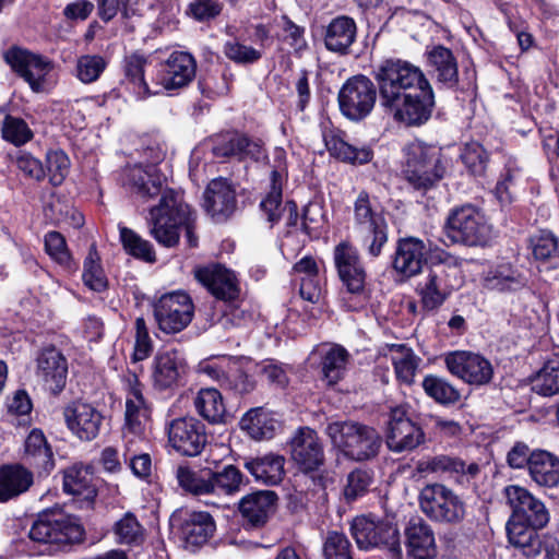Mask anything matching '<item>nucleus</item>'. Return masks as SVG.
Here are the masks:
<instances>
[{
  "label": "nucleus",
  "instance_id": "nucleus-1",
  "mask_svg": "<svg viewBox=\"0 0 559 559\" xmlns=\"http://www.w3.org/2000/svg\"><path fill=\"white\" fill-rule=\"evenodd\" d=\"M376 84L366 75L349 78L338 92L341 112L353 121L370 115L379 92L383 110L407 127L425 124L436 107L435 92L424 71L407 60L389 58L372 72Z\"/></svg>",
  "mask_w": 559,
  "mask_h": 559
},
{
  "label": "nucleus",
  "instance_id": "nucleus-2",
  "mask_svg": "<svg viewBox=\"0 0 559 559\" xmlns=\"http://www.w3.org/2000/svg\"><path fill=\"white\" fill-rule=\"evenodd\" d=\"M506 502L511 510L507 522L509 543L527 558L540 554V535L550 519L545 503L528 489L519 485H509L503 490Z\"/></svg>",
  "mask_w": 559,
  "mask_h": 559
},
{
  "label": "nucleus",
  "instance_id": "nucleus-3",
  "mask_svg": "<svg viewBox=\"0 0 559 559\" xmlns=\"http://www.w3.org/2000/svg\"><path fill=\"white\" fill-rule=\"evenodd\" d=\"M193 221L190 206L183 202L181 193L174 189L164 191L158 204L150 210L151 235L168 248L178 243L181 228L186 230L189 246L197 247Z\"/></svg>",
  "mask_w": 559,
  "mask_h": 559
},
{
  "label": "nucleus",
  "instance_id": "nucleus-4",
  "mask_svg": "<svg viewBox=\"0 0 559 559\" xmlns=\"http://www.w3.org/2000/svg\"><path fill=\"white\" fill-rule=\"evenodd\" d=\"M325 432L332 444L355 462L373 460L382 445V438L373 427L357 421L331 423Z\"/></svg>",
  "mask_w": 559,
  "mask_h": 559
},
{
  "label": "nucleus",
  "instance_id": "nucleus-5",
  "mask_svg": "<svg viewBox=\"0 0 559 559\" xmlns=\"http://www.w3.org/2000/svg\"><path fill=\"white\" fill-rule=\"evenodd\" d=\"M403 175L415 190L426 192L444 175L439 152L423 142L409 143L405 147Z\"/></svg>",
  "mask_w": 559,
  "mask_h": 559
},
{
  "label": "nucleus",
  "instance_id": "nucleus-6",
  "mask_svg": "<svg viewBox=\"0 0 559 559\" xmlns=\"http://www.w3.org/2000/svg\"><path fill=\"white\" fill-rule=\"evenodd\" d=\"M419 507L432 522L461 524L466 516V503L454 490L443 484L426 485L419 493Z\"/></svg>",
  "mask_w": 559,
  "mask_h": 559
},
{
  "label": "nucleus",
  "instance_id": "nucleus-7",
  "mask_svg": "<svg viewBox=\"0 0 559 559\" xmlns=\"http://www.w3.org/2000/svg\"><path fill=\"white\" fill-rule=\"evenodd\" d=\"M447 236L456 243L485 247L492 239V227L484 213L473 205L454 209L445 223Z\"/></svg>",
  "mask_w": 559,
  "mask_h": 559
},
{
  "label": "nucleus",
  "instance_id": "nucleus-8",
  "mask_svg": "<svg viewBox=\"0 0 559 559\" xmlns=\"http://www.w3.org/2000/svg\"><path fill=\"white\" fill-rule=\"evenodd\" d=\"M385 442L394 453L412 452L426 442L424 429L413 419L412 407L399 404L389 408Z\"/></svg>",
  "mask_w": 559,
  "mask_h": 559
},
{
  "label": "nucleus",
  "instance_id": "nucleus-9",
  "mask_svg": "<svg viewBox=\"0 0 559 559\" xmlns=\"http://www.w3.org/2000/svg\"><path fill=\"white\" fill-rule=\"evenodd\" d=\"M153 314L158 329L166 334L185 330L192 321L194 306L183 292L164 294L153 304Z\"/></svg>",
  "mask_w": 559,
  "mask_h": 559
},
{
  "label": "nucleus",
  "instance_id": "nucleus-10",
  "mask_svg": "<svg viewBox=\"0 0 559 559\" xmlns=\"http://www.w3.org/2000/svg\"><path fill=\"white\" fill-rule=\"evenodd\" d=\"M350 534L359 549L384 548L396 558L401 556L400 532L390 522L357 516L352 522Z\"/></svg>",
  "mask_w": 559,
  "mask_h": 559
},
{
  "label": "nucleus",
  "instance_id": "nucleus-11",
  "mask_svg": "<svg viewBox=\"0 0 559 559\" xmlns=\"http://www.w3.org/2000/svg\"><path fill=\"white\" fill-rule=\"evenodd\" d=\"M170 526L181 546L191 551L205 545L216 531L213 516L204 511L175 513L170 518Z\"/></svg>",
  "mask_w": 559,
  "mask_h": 559
},
{
  "label": "nucleus",
  "instance_id": "nucleus-12",
  "mask_svg": "<svg viewBox=\"0 0 559 559\" xmlns=\"http://www.w3.org/2000/svg\"><path fill=\"white\" fill-rule=\"evenodd\" d=\"M84 528L76 519L63 514H43L32 525L28 536L43 544L69 545L83 539Z\"/></svg>",
  "mask_w": 559,
  "mask_h": 559
},
{
  "label": "nucleus",
  "instance_id": "nucleus-13",
  "mask_svg": "<svg viewBox=\"0 0 559 559\" xmlns=\"http://www.w3.org/2000/svg\"><path fill=\"white\" fill-rule=\"evenodd\" d=\"M169 445L183 456L199 455L207 443L203 423L192 416L171 419L166 424Z\"/></svg>",
  "mask_w": 559,
  "mask_h": 559
},
{
  "label": "nucleus",
  "instance_id": "nucleus-14",
  "mask_svg": "<svg viewBox=\"0 0 559 559\" xmlns=\"http://www.w3.org/2000/svg\"><path fill=\"white\" fill-rule=\"evenodd\" d=\"M334 265L346 292L360 297L366 292L367 272L355 247L342 241L333 250Z\"/></svg>",
  "mask_w": 559,
  "mask_h": 559
},
{
  "label": "nucleus",
  "instance_id": "nucleus-15",
  "mask_svg": "<svg viewBox=\"0 0 559 559\" xmlns=\"http://www.w3.org/2000/svg\"><path fill=\"white\" fill-rule=\"evenodd\" d=\"M444 362L452 376L468 384L485 385L493 377L491 362L477 353L467 350L451 352L445 355Z\"/></svg>",
  "mask_w": 559,
  "mask_h": 559
},
{
  "label": "nucleus",
  "instance_id": "nucleus-16",
  "mask_svg": "<svg viewBox=\"0 0 559 559\" xmlns=\"http://www.w3.org/2000/svg\"><path fill=\"white\" fill-rule=\"evenodd\" d=\"M197 61L186 51H174L158 66L155 86L162 91H177L188 86L195 78Z\"/></svg>",
  "mask_w": 559,
  "mask_h": 559
},
{
  "label": "nucleus",
  "instance_id": "nucleus-17",
  "mask_svg": "<svg viewBox=\"0 0 559 559\" xmlns=\"http://www.w3.org/2000/svg\"><path fill=\"white\" fill-rule=\"evenodd\" d=\"M455 283L456 277L452 272H444L440 267H427L415 288L421 307L428 311L439 309L456 288Z\"/></svg>",
  "mask_w": 559,
  "mask_h": 559
},
{
  "label": "nucleus",
  "instance_id": "nucleus-18",
  "mask_svg": "<svg viewBox=\"0 0 559 559\" xmlns=\"http://www.w3.org/2000/svg\"><path fill=\"white\" fill-rule=\"evenodd\" d=\"M187 371V361L179 350H159L152 361V385L157 391L174 390L182 384Z\"/></svg>",
  "mask_w": 559,
  "mask_h": 559
},
{
  "label": "nucleus",
  "instance_id": "nucleus-19",
  "mask_svg": "<svg viewBox=\"0 0 559 559\" xmlns=\"http://www.w3.org/2000/svg\"><path fill=\"white\" fill-rule=\"evenodd\" d=\"M289 445L292 460L301 472L314 473L324 464L323 444L313 429L309 427L297 429Z\"/></svg>",
  "mask_w": 559,
  "mask_h": 559
},
{
  "label": "nucleus",
  "instance_id": "nucleus-20",
  "mask_svg": "<svg viewBox=\"0 0 559 559\" xmlns=\"http://www.w3.org/2000/svg\"><path fill=\"white\" fill-rule=\"evenodd\" d=\"M194 278L205 287L216 299L234 301L240 294L236 274L221 264L197 266Z\"/></svg>",
  "mask_w": 559,
  "mask_h": 559
},
{
  "label": "nucleus",
  "instance_id": "nucleus-21",
  "mask_svg": "<svg viewBox=\"0 0 559 559\" xmlns=\"http://www.w3.org/2000/svg\"><path fill=\"white\" fill-rule=\"evenodd\" d=\"M128 393L126 397L123 436L142 437L151 416V407L143 395V385L135 373L127 378Z\"/></svg>",
  "mask_w": 559,
  "mask_h": 559
},
{
  "label": "nucleus",
  "instance_id": "nucleus-22",
  "mask_svg": "<svg viewBox=\"0 0 559 559\" xmlns=\"http://www.w3.org/2000/svg\"><path fill=\"white\" fill-rule=\"evenodd\" d=\"M36 376L47 391L58 395L68 377V360L62 352L55 346L43 348L36 358Z\"/></svg>",
  "mask_w": 559,
  "mask_h": 559
},
{
  "label": "nucleus",
  "instance_id": "nucleus-23",
  "mask_svg": "<svg viewBox=\"0 0 559 559\" xmlns=\"http://www.w3.org/2000/svg\"><path fill=\"white\" fill-rule=\"evenodd\" d=\"M63 417L69 430L83 441H91L99 435L104 419L95 406L82 401L68 404L63 408Z\"/></svg>",
  "mask_w": 559,
  "mask_h": 559
},
{
  "label": "nucleus",
  "instance_id": "nucleus-24",
  "mask_svg": "<svg viewBox=\"0 0 559 559\" xmlns=\"http://www.w3.org/2000/svg\"><path fill=\"white\" fill-rule=\"evenodd\" d=\"M5 61L19 73L34 92H41L51 63L40 56L20 48H11L4 53Z\"/></svg>",
  "mask_w": 559,
  "mask_h": 559
},
{
  "label": "nucleus",
  "instance_id": "nucleus-25",
  "mask_svg": "<svg viewBox=\"0 0 559 559\" xmlns=\"http://www.w3.org/2000/svg\"><path fill=\"white\" fill-rule=\"evenodd\" d=\"M277 495L272 490H259L246 495L239 501L238 510L246 531L262 528L275 512Z\"/></svg>",
  "mask_w": 559,
  "mask_h": 559
},
{
  "label": "nucleus",
  "instance_id": "nucleus-26",
  "mask_svg": "<svg viewBox=\"0 0 559 559\" xmlns=\"http://www.w3.org/2000/svg\"><path fill=\"white\" fill-rule=\"evenodd\" d=\"M428 246L417 237L401 238L396 242L393 269L405 277L418 275L427 263Z\"/></svg>",
  "mask_w": 559,
  "mask_h": 559
},
{
  "label": "nucleus",
  "instance_id": "nucleus-27",
  "mask_svg": "<svg viewBox=\"0 0 559 559\" xmlns=\"http://www.w3.org/2000/svg\"><path fill=\"white\" fill-rule=\"evenodd\" d=\"M204 209L216 221L224 222L237 209L236 191L224 178L213 179L204 191Z\"/></svg>",
  "mask_w": 559,
  "mask_h": 559
},
{
  "label": "nucleus",
  "instance_id": "nucleus-28",
  "mask_svg": "<svg viewBox=\"0 0 559 559\" xmlns=\"http://www.w3.org/2000/svg\"><path fill=\"white\" fill-rule=\"evenodd\" d=\"M63 490L76 498L79 508L93 509L97 496L95 477L88 467L72 465L63 471Z\"/></svg>",
  "mask_w": 559,
  "mask_h": 559
},
{
  "label": "nucleus",
  "instance_id": "nucleus-29",
  "mask_svg": "<svg viewBox=\"0 0 559 559\" xmlns=\"http://www.w3.org/2000/svg\"><path fill=\"white\" fill-rule=\"evenodd\" d=\"M166 178L155 165H134L126 170L124 185L128 189L144 201L158 194L163 197V185ZM169 190V188H167Z\"/></svg>",
  "mask_w": 559,
  "mask_h": 559
},
{
  "label": "nucleus",
  "instance_id": "nucleus-30",
  "mask_svg": "<svg viewBox=\"0 0 559 559\" xmlns=\"http://www.w3.org/2000/svg\"><path fill=\"white\" fill-rule=\"evenodd\" d=\"M216 157L247 158L259 162L265 157V150L260 140H252L240 133H231L218 141L213 147Z\"/></svg>",
  "mask_w": 559,
  "mask_h": 559
},
{
  "label": "nucleus",
  "instance_id": "nucleus-31",
  "mask_svg": "<svg viewBox=\"0 0 559 559\" xmlns=\"http://www.w3.org/2000/svg\"><path fill=\"white\" fill-rule=\"evenodd\" d=\"M408 559H435L437 547L431 526L421 519L411 520L405 528Z\"/></svg>",
  "mask_w": 559,
  "mask_h": 559
},
{
  "label": "nucleus",
  "instance_id": "nucleus-32",
  "mask_svg": "<svg viewBox=\"0 0 559 559\" xmlns=\"http://www.w3.org/2000/svg\"><path fill=\"white\" fill-rule=\"evenodd\" d=\"M416 469L425 475L438 474L460 478L465 475L469 477L476 476L479 472V466L476 463L466 465L463 460L456 456L439 454L420 459L416 464Z\"/></svg>",
  "mask_w": 559,
  "mask_h": 559
},
{
  "label": "nucleus",
  "instance_id": "nucleus-33",
  "mask_svg": "<svg viewBox=\"0 0 559 559\" xmlns=\"http://www.w3.org/2000/svg\"><path fill=\"white\" fill-rule=\"evenodd\" d=\"M22 460L38 475L48 474L53 469V453L40 429L34 428L26 437Z\"/></svg>",
  "mask_w": 559,
  "mask_h": 559
},
{
  "label": "nucleus",
  "instance_id": "nucleus-34",
  "mask_svg": "<svg viewBox=\"0 0 559 559\" xmlns=\"http://www.w3.org/2000/svg\"><path fill=\"white\" fill-rule=\"evenodd\" d=\"M202 370L217 381L224 390L245 394L254 389V381L236 362L227 361L226 366L216 362L207 364Z\"/></svg>",
  "mask_w": 559,
  "mask_h": 559
},
{
  "label": "nucleus",
  "instance_id": "nucleus-35",
  "mask_svg": "<svg viewBox=\"0 0 559 559\" xmlns=\"http://www.w3.org/2000/svg\"><path fill=\"white\" fill-rule=\"evenodd\" d=\"M34 483L33 473L22 464L0 467V502H7L29 489Z\"/></svg>",
  "mask_w": 559,
  "mask_h": 559
},
{
  "label": "nucleus",
  "instance_id": "nucleus-36",
  "mask_svg": "<svg viewBox=\"0 0 559 559\" xmlns=\"http://www.w3.org/2000/svg\"><path fill=\"white\" fill-rule=\"evenodd\" d=\"M357 26L354 19L340 15L334 17L325 29L324 44L330 51L347 53L355 41Z\"/></svg>",
  "mask_w": 559,
  "mask_h": 559
},
{
  "label": "nucleus",
  "instance_id": "nucleus-37",
  "mask_svg": "<svg viewBox=\"0 0 559 559\" xmlns=\"http://www.w3.org/2000/svg\"><path fill=\"white\" fill-rule=\"evenodd\" d=\"M528 474L532 480L540 487L558 486L559 457L546 450L533 451Z\"/></svg>",
  "mask_w": 559,
  "mask_h": 559
},
{
  "label": "nucleus",
  "instance_id": "nucleus-38",
  "mask_svg": "<svg viewBox=\"0 0 559 559\" xmlns=\"http://www.w3.org/2000/svg\"><path fill=\"white\" fill-rule=\"evenodd\" d=\"M427 62L437 81L453 87L459 82L457 62L453 52L443 46H436L427 52Z\"/></svg>",
  "mask_w": 559,
  "mask_h": 559
},
{
  "label": "nucleus",
  "instance_id": "nucleus-39",
  "mask_svg": "<svg viewBox=\"0 0 559 559\" xmlns=\"http://www.w3.org/2000/svg\"><path fill=\"white\" fill-rule=\"evenodd\" d=\"M284 465L285 457L274 453L251 459L245 463V467L254 479L265 485H277L282 481L285 474Z\"/></svg>",
  "mask_w": 559,
  "mask_h": 559
},
{
  "label": "nucleus",
  "instance_id": "nucleus-40",
  "mask_svg": "<svg viewBox=\"0 0 559 559\" xmlns=\"http://www.w3.org/2000/svg\"><path fill=\"white\" fill-rule=\"evenodd\" d=\"M240 427L254 440L271 439L278 428V421L263 407L249 409L240 420Z\"/></svg>",
  "mask_w": 559,
  "mask_h": 559
},
{
  "label": "nucleus",
  "instance_id": "nucleus-41",
  "mask_svg": "<svg viewBox=\"0 0 559 559\" xmlns=\"http://www.w3.org/2000/svg\"><path fill=\"white\" fill-rule=\"evenodd\" d=\"M195 412L210 424H222L225 421L226 407L221 392L214 388L201 389L194 400Z\"/></svg>",
  "mask_w": 559,
  "mask_h": 559
},
{
  "label": "nucleus",
  "instance_id": "nucleus-42",
  "mask_svg": "<svg viewBox=\"0 0 559 559\" xmlns=\"http://www.w3.org/2000/svg\"><path fill=\"white\" fill-rule=\"evenodd\" d=\"M179 486L193 496H211L213 493L212 469H192L188 465H179L176 469Z\"/></svg>",
  "mask_w": 559,
  "mask_h": 559
},
{
  "label": "nucleus",
  "instance_id": "nucleus-43",
  "mask_svg": "<svg viewBox=\"0 0 559 559\" xmlns=\"http://www.w3.org/2000/svg\"><path fill=\"white\" fill-rule=\"evenodd\" d=\"M532 390L542 396L559 393V348L544 362L532 378Z\"/></svg>",
  "mask_w": 559,
  "mask_h": 559
},
{
  "label": "nucleus",
  "instance_id": "nucleus-44",
  "mask_svg": "<svg viewBox=\"0 0 559 559\" xmlns=\"http://www.w3.org/2000/svg\"><path fill=\"white\" fill-rule=\"evenodd\" d=\"M146 59L138 53L127 56L123 60L124 79L132 85L133 92L139 98L159 94V88H152L144 79V67Z\"/></svg>",
  "mask_w": 559,
  "mask_h": 559
},
{
  "label": "nucleus",
  "instance_id": "nucleus-45",
  "mask_svg": "<svg viewBox=\"0 0 559 559\" xmlns=\"http://www.w3.org/2000/svg\"><path fill=\"white\" fill-rule=\"evenodd\" d=\"M323 139L330 154L342 162L366 164L372 158V151L369 147L357 148L333 132L325 133Z\"/></svg>",
  "mask_w": 559,
  "mask_h": 559
},
{
  "label": "nucleus",
  "instance_id": "nucleus-46",
  "mask_svg": "<svg viewBox=\"0 0 559 559\" xmlns=\"http://www.w3.org/2000/svg\"><path fill=\"white\" fill-rule=\"evenodd\" d=\"M525 285L524 277L510 264H500L490 269L484 276V286L488 290H516Z\"/></svg>",
  "mask_w": 559,
  "mask_h": 559
},
{
  "label": "nucleus",
  "instance_id": "nucleus-47",
  "mask_svg": "<svg viewBox=\"0 0 559 559\" xmlns=\"http://www.w3.org/2000/svg\"><path fill=\"white\" fill-rule=\"evenodd\" d=\"M348 359V352L340 345H333L322 354L321 371L328 384H335L343 379Z\"/></svg>",
  "mask_w": 559,
  "mask_h": 559
},
{
  "label": "nucleus",
  "instance_id": "nucleus-48",
  "mask_svg": "<svg viewBox=\"0 0 559 559\" xmlns=\"http://www.w3.org/2000/svg\"><path fill=\"white\" fill-rule=\"evenodd\" d=\"M392 364L397 380L405 384H412L416 376L420 358L415 355L412 348L404 344H393L391 346Z\"/></svg>",
  "mask_w": 559,
  "mask_h": 559
},
{
  "label": "nucleus",
  "instance_id": "nucleus-49",
  "mask_svg": "<svg viewBox=\"0 0 559 559\" xmlns=\"http://www.w3.org/2000/svg\"><path fill=\"white\" fill-rule=\"evenodd\" d=\"M213 493L215 496H234L246 485V477L235 465H226L222 471H212Z\"/></svg>",
  "mask_w": 559,
  "mask_h": 559
},
{
  "label": "nucleus",
  "instance_id": "nucleus-50",
  "mask_svg": "<svg viewBox=\"0 0 559 559\" xmlns=\"http://www.w3.org/2000/svg\"><path fill=\"white\" fill-rule=\"evenodd\" d=\"M425 393L441 405H453L461 400L460 391L445 379L428 374L423 380Z\"/></svg>",
  "mask_w": 559,
  "mask_h": 559
},
{
  "label": "nucleus",
  "instance_id": "nucleus-51",
  "mask_svg": "<svg viewBox=\"0 0 559 559\" xmlns=\"http://www.w3.org/2000/svg\"><path fill=\"white\" fill-rule=\"evenodd\" d=\"M384 224V216L374 211L369 194L361 191L354 202V230Z\"/></svg>",
  "mask_w": 559,
  "mask_h": 559
},
{
  "label": "nucleus",
  "instance_id": "nucleus-52",
  "mask_svg": "<svg viewBox=\"0 0 559 559\" xmlns=\"http://www.w3.org/2000/svg\"><path fill=\"white\" fill-rule=\"evenodd\" d=\"M282 173L276 169L272 170L270 191L260 204L267 221L272 224L277 223L282 216Z\"/></svg>",
  "mask_w": 559,
  "mask_h": 559
},
{
  "label": "nucleus",
  "instance_id": "nucleus-53",
  "mask_svg": "<svg viewBox=\"0 0 559 559\" xmlns=\"http://www.w3.org/2000/svg\"><path fill=\"white\" fill-rule=\"evenodd\" d=\"M528 245L536 260L547 261L558 254L559 239L548 229H539L532 234Z\"/></svg>",
  "mask_w": 559,
  "mask_h": 559
},
{
  "label": "nucleus",
  "instance_id": "nucleus-54",
  "mask_svg": "<svg viewBox=\"0 0 559 559\" xmlns=\"http://www.w3.org/2000/svg\"><path fill=\"white\" fill-rule=\"evenodd\" d=\"M45 249L48 255L67 271H75L76 264L68 250L64 237L58 231L45 236Z\"/></svg>",
  "mask_w": 559,
  "mask_h": 559
},
{
  "label": "nucleus",
  "instance_id": "nucleus-55",
  "mask_svg": "<svg viewBox=\"0 0 559 559\" xmlns=\"http://www.w3.org/2000/svg\"><path fill=\"white\" fill-rule=\"evenodd\" d=\"M114 532L120 544L139 545L144 540V528L131 512L116 522Z\"/></svg>",
  "mask_w": 559,
  "mask_h": 559
},
{
  "label": "nucleus",
  "instance_id": "nucleus-56",
  "mask_svg": "<svg viewBox=\"0 0 559 559\" xmlns=\"http://www.w3.org/2000/svg\"><path fill=\"white\" fill-rule=\"evenodd\" d=\"M82 278L84 284L95 292H103L107 287V278L99 263V255L95 246L91 247L84 261Z\"/></svg>",
  "mask_w": 559,
  "mask_h": 559
},
{
  "label": "nucleus",
  "instance_id": "nucleus-57",
  "mask_svg": "<svg viewBox=\"0 0 559 559\" xmlns=\"http://www.w3.org/2000/svg\"><path fill=\"white\" fill-rule=\"evenodd\" d=\"M461 160L474 176H483L486 171L489 155L478 142H469L461 151Z\"/></svg>",
  "mask_w": 559,
  "mask_h": 559
},
{
  "label": "nucleus",
  "instance_id": "nucleus-58",
  "mask_svg": "<svg viewBox=\"0 0 559 559\" xmlns=\"http://www.w3.org/2000/svg\"><path fill=\"white\" fill-rule=\"evenodd\" d=\"M120 239L123 248L133 257L142 259L146 262L155 261V252L153 246L142 239L132 229L128 227H120Z\"/></svg>",
  "mask_w": 559,
  "mask_h": 559
},
{
  "label": "nucleus",
  "instance_id": "nucleus-59",
  "mask_svg": "<svg viewBox=\"0 0 559 559\" xmlns=\"http://www.w3.org/2000/svg\"><path fill=\"white\" fill-rule=\"evenodd\" d=\"M358 240L367 252L376 258L380 255L388 241V224L355 230Z\"/></svg>",
  "mask_w": 559,
  "mask_h": 559
},
{
  "label": "nucleus",
  "instance_id": "nucleus-60",
  "mask_svg": "<svg viewBox=\"0 0 559 559\" xmlns=\"http://www.w3.org/2000/svg\"><path fill=\"white\" fill-rule=\"evenodd\" d=\"M1 131L3 139L14 145H23L33 138L27 123L22 118L10 115L5 116Z\"/></svg>",
  "mask_w": 559,
  "mask_h": 559
},
{
  "label": "nucleus",
  "instance_id": "nucleus-61",
  "mask_svg": "<svg viewBox=\"0 0 559 559\" xmlns=\"http://www.w3.org/2000/svg\"><path fill=\"white\" fill-rule=\"evenodd\" d=\"M106 61L98 55H85L78 59L76 75L78 79L85 83L95 82L106 69Z\"/></svg>",
  "mask_w": 559,
  "mask_h": 559
},
{
  "label": "nucleus",
  "instance_id": "nucleus-62",
  "mask_svg": "<svg viewBox=\"0 0 559 559\" xmlns=\"http://www.w3.org/2000/svg\"><path fill=\"white\" fill-rule=\"evenodd\" d=\"M70 159L62 151H51L46 157V174L52 186H60L69 174Z\"/></svg>",
  "mask_w": 559,
  "mask_h": 559
},
{
  "label": "nucleus",
  "instance_id": "nucleus-63",
  "mask_svg": "<svg viewBox=\"0 0 559 559\" xmlns=\"http://www.w3.org/2000/svg\"><path fill=\"white\" fill-rule=\"evenodd\" d=\"M352 545L345 534L329 532L324 544L323 555L325 559H353Z\"/></svg>",
  "mask_w": 559,
  "mask_h": 559
},
{
  "label": "nucleus",
  "instance_id": "nucleus-64",
  "mask_svg": "<svg viewBox=\"0 0 559 559\" xmlns=\"http://www.w3.org/2000/svg\"><path fill=\"white\" fill-rule=\"evenodd\" d=\"M371 484L370 474L361 468H356L347 475V481L343 489L346 501L350 502L365 495Z\"/></svg>",
  "mask_w": 559,
  "mask_h": 559
}]
</instances>
